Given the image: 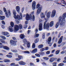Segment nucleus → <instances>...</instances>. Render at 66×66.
<instances>
[{"label":"nucleus","instance_id":"22","mask_svg":"<svg viewBox=\"0 0 66 66\" xmlns=\"http://www.w3.org/2000/svg\"><path fill=\"white\" fill-rule=\"evenodd\" d=\"M50 15H51V12L50 11L48 12L47 14V18H49L50 16Z\"/></svg>","mask_w":66,"mask_h":66},{"label":"nucleus","instance_id":"9","mask_svg":"<svg viewBox=\"0 0 66 66\" xmlns=\"http://www.w3.org/2000/svg\"><path fill=\"white\" fill-rule=\"evenodd\" d=\"M52 38L51 37H50L48 38L47 40V43L48 44L50 45L49 46L50 47H51V46L52 45V43H51V39Z\"/></svg>","mask_w":66,"mask_h":66},{"label":"nucleus","instance_id":"26","mask_svg":"<svg viewBox=\"0 0 66 66\" xmlns=\"http://www.w3.org/2000/svg\"><path fill=\"white\" fill-rule=\"evenodd\" d=\"M44 47V45L43 44H40L38 46L39 48H43Z\"/></svg>","mask_w":66,"mask_h":66},{"label":"nucleus","instance_id":"8","mask_svg":"<svg viewBox=\"0 0 66 66\" xmlns=\"http://www.w3.org/2000/svg\"><path fill=\"white\" fill-rule=\"evenodd\" d=\"M32 19V16L31 14H29L28 13H27L26 15V20H31Z\"/></svg>","mask_w":66,"mask_h":66},{"label":"nucleus","instance_id":"42","mask_svg":"<svg viewBox=\"0 0 66 66\" xmlns=\"http://www.w3.org/2000/svg\"><path fill=\"white\" fill-rule=\"evenodd\" d=\"M6 56L7 57H9V58H11L12 57V55H6Z\"/></svg>","mask_w":66,"mask_h":66},{"label":"nucleus","instance_id":"48","mask_svg":"<svg viewBox=\"0 0 66 66\" xmlns=\"http://www.w3.org/2000/svg\"><path fill=\"white\" fill-rule=\"evenodd\" d=\"M10 65L11 66H14L15 65V63H12L10 64Z\"/></svg>","mask_w":66,"mask_h":66},{"label":"nucleus","instance_id":"30","mask_svg":"<svg viewBox=\"0 0 66 66\" xmlns=\"http://www.w3.org/2000/svg\"><path fill=\"white\" fill-rule=\"evenodd\" d=\"M19 28H20V29H22V25L20 24L19 25Z\"/></svg>","mask_w":66,"mask_h":66},{"label":"nucleus","instance_id":"31","mask_svg":"<svg viewBox=\"0 0 66 66\" xmlns=\"http://www.w3.org/2000/svg\"><path fill=\"white\" fill-rule=\"evenodd\" d=\"M53 21H52L50 23V26L51 27H52L53 25Z\"/></svg>","mask_w":66,"mask_h":66},{"label":"nucleus","instance_id":"5","mask_svg":"<svg viewBox=\"0 0 66 66\" xmlns=\"http://www.w3.org/2000/svg\"><path fill=\"white\" fill-rule=\"evenodd\" d=\"M3 10L4 12L5 13V14L7 17L9 18V16H11V13L10 10H8L7 12L6 8L5 7H3Z\"/></svg>","mask_w":66,"mask_h":66},{"label":"nucleus","instance_id":"20","mask_svg":"<svg viewBox=\"0 0 66 66\" xmlns=\"http://www.w3.org/2000/svg\"><path fill=\"white\" fill-rule=\"evenodd\" d=\"M37 48H36L34 49V50H33L32 51H31V53H35V52H37Z\"/></svg>","mask_w":66,"mask_h":66},{"label":"nucleus","instance_id":"53","mask_svg":"<svg viewBox=\"0 0 66 66\" xmlns=\"http://www.w3.org/2000/svg\"><path fill=\"white\" fill-rule=\"evenodd\" d=\"M35 34H37L38 31V29L37 28L35 30Z\"/></svg>","mask_w":66,"mask_h":66},{"label":"nucleus","instance_id":"12","mask_svg":"<svg viewBox=\"0 0 66 66\" xmlns=\"http://www.w3.org/2000/svg\"><path fill=\"white\" fill-rule=\"evenodd\" d=\"M14 31L15 32H16V31L19 30V26L17 25H15L14 26Z\"/></svg>","mask_w":66,"mask_h":66},{"label":"nucleus","instance_id":"36","mask_svg":"<svg viewBox=\"0 0 66 66\" xmlns=\"http://www.w3.org/2000/svg\"><path fill=\"white\" fill-rule=\"evenodd\" d=\"M59 26V22H57L56 23V25H55L56 28H58Z\"/></svg>","mask_w":66,"mask_h":66},{"label":"nucleus","instance_id":"24","mask_svg":"<svg viewBox=\"0 0 66 66\" xmlns=\"http://www.w3.org/2000/svg\"><path fill=\"white\" fill-rule=\"evenodd\" d=\"M4 61L5 63H8L9 62H10V60L7 59H6L4 60Z\"/></svg>","mask_w":66,"mask_h":66},{"label":"nucleus","instance_id":"49","mask_svg":"<svg viewBox=\"0 0 66 66\" xmlns=\"http://www.w3.org/2000/svg\"><path fill=\"white\" fill-rule=\"evenodd\" d=\"M1 37L3 39H6V38L3 36H1Z\"/></svg>","mask_w":66,"mask_h":66},{"label":"nucleus","instance_id":"11","mask_svg":"<svg viewBox=\"0 0 66 66\" xmlns=\"http://www.w3.org/2000/svg\"><path fill=\"white\" fill-rule=\"evenodd\" d=\"M51 17L52 18L54 17L56 15V11L55 10H53L51 13Z\"/></svg>","mask_w":66,"mask_h":66},{"label":"nucleus","instance_id":"51","mask_svg":"<svg viewBox=\"0 0 66 66\" xmlns=\"http://www.w3.org/2000/svg\"><path fill=\"white\" fill-rule=\"evenodd\" d=\"M56 62H54L53 63V66H56Z\"/></svg>","mask_w":66,"mask_h":66},{"label":"nucleus","instance_id":"64","mask_svg":"<svg viewBox=\"0 0 66 66\" xmlns=\"http://www.w3.org/2000/svg\"><path fill=\"white\" fill-rule=\"evenodd\" d=\"M25 24H28V21H25Z\"/></svg>","mask_w":66,"mask_h":66},{"label":"nucleus","instance_id":"60","mask_svg":"<svg viewBox=\"0 0 66 66\" xmlns=\"http://www.w3.org/2000/svg\"><path fill=\"white\" fill-rule=\"evenodd\" d=\"M1 27L2 28H3V29H4V28H5L4 25H1Z\"/></svg>","mask_w":66,"mask_h":66},{"label":"nucleus","instance_id":"40","mask_svg":"<svg viewBox=\"0 0 66 66\" xmlns=\"http://www.w3.org/2000/svg\"><path fill=\"white\" fill-rule=\"evenodd\" d=\"M24 53H27V54H29L30 53V52L28 51H24L23 52Z\"/></svg>","mask_w":66,"mask_h":66},{"label":"nucleus","instance_id":"54","mask_svg":"<svg viewBox=\"0 0 66 66\" xmlns=\"http://www.w3.org/2000/svg\"><path fill=\"white\" fill-rule=\"evenodd\" d=\"M2 24H4V25H5V22H4V20H3L2 21Z\"/></svg>","mask_w":66,"mask_h":66},{"label":"nucleus","instance_id":"35","mask_svg":"<svg viewBox=\"0 0 66 66\" xmlns=\"http://www.w3.org/2000/svg\"><path fill=\"white\" fill-rule=\"evenodd\" d=\"M3 34L4 35H9V32H3Z\"/></svg>","mask_w":66,"mask_h":66},{"label":"nucleus","instance_id":"63","mask_svg":"<svg viewBox=\"0 0 66 66\" xmlns=\"http://www.w3.org/2000/svg\"><path fill=\"white\" fill-rule=\"evenodd\" d=\"M37 62H39V59L37 58L36 59Z\"/></svg>","mask_w":66,"mask_h":66},{"label":"nucleus","instance_id":"32","mask_svg":"<svg viewBox=\"0 0 66 66\" xmlns=\"http://www.w3.org/2000/svg\"><path fill=\"white\" fill-rule=\"evenodd\" d=\"M39 36V34H36L35 36H34V38H36V37H38V36Z\"/></svg>","mask_w":66,"mask_h":66},{"label":"nucleus","instance_id":"52","mask_svg":"<svg viewBox=\"0 0 66 66\" xmlns=\"http://www.w3.org/2000/svg\"><path fill=\"white\" fill-rule=\"evenodd\" d=\"M48 49H49V48L48 47H46L44 48L45 50H48Z\"/></svg>","mask_w":66,"mask_h":66},{"label":"nucleus","instance_id":"61","mask_svg":"<svg viewBox=\"0 0 66 66\" xmlns=\"http://www.w3.org/2000/svg\"><path fill=\"white\" fill-rule=\"evenodd\" d=\"M30 32H31V30H28V32H27L28 34H29L30 33Z\"/></svg>","mask_w":66,"mask_h":66},{"label":"nucleus","instance_id":"39","mask_svg":"<svg viewBox=\"0 0 66 66\" xmlns=\"http://www.w3.org/2000/svg\"><path fill=\"white\" fill-rule=\"evenodd\" d=\"M43 59L45 60H48L49 58L47 57H43Z\"/></svg>","mask_w":66,"mask_h":66},{"label":"nucleus","instance_id":"58","mask_svg":"<svg viewBox=\"0 0 66 66\" xmlns=\"http://www.w3.org/2000/svg\"><path fill=\"white\" fill-rule=\"evenodd\" d=\"M46 54H50V51H47L46 52Z\"/></svg>","mask_w":66,"mask_h":66},{"label":"nucleus","instance_id":"50","mask_svg":"<svg viewBox=\"0 0 66 66\" xmlns=\"http://www.w3.org/2000/svg\"><path fill=\"white\" fill-rule=\"evenodd\" d=\"M30 66H34L35 65L32 62H30Z\"/></svg>","mask_w":66,"mask_h":66},{"label":"nucleus","instance_id":"1","mask_svg":"<svg viewBox=\"0 0 66 66\" xmlns=\"http://www.w3.org/2000/svg\"><path fill=\"white\" fill-rule=\"evenodd\" d=\"M62 16L60 17L59 18L60 27H63L65 24V18H66V12L64 13Z\"/></svg>","mask_w":66,"mask_h":66},{"label":"nucleus","instance_id":"4","mask_svg":"<svg viewBox=\"0 0 66 66\" xmlns=\"http://www.w3.org/2000/svg\"><path fill=\"white\" fill-rule=\"evenodd\" d=\"M40 4L39 3L36 6V8L38 9L37 11V15H38L42 11L43 7L40 6Z\"/></svg>","mask_w":66,"mask_h":66},{"label":"nucleus","instance_id":"47","mask_svg":"<svg viewBox=\"0 0 66 66\" xmlns=\"http://www.w3.org/2000/svg\"><path fill=\"white\" fill-rule=\"evenodd\" d=\"M4 46L3 45H2V44L0 45V48H4Z\"/></svg>","mask_w":66,"mask_h":66},{"label":"nucleus","instance_id":"13","mask_svg":"<svg viewBox=\"0 0 66 66\" xmlns=\"http://www.w3.org/2000/svg\"><path fill=\"white\" fill-rule=\"evenodd\" d=\"M57 60V58L56 57H51L49 60V61L51 63H52L53 62H54V61L56 60Z\"/></svg>","mask_w":66,"mask_h":66},{"label":"nucleus","instance_id":"16","mask_svg":"<svg viewBox=\"0 0 66 66\" xmlns=\"http://www.w3.org/2000/svg\"><path fill=\"white\" fill-rule=\"evenodd\" d=\"M43 24L41 23L40 24L39 26V31H42L43 29V26H42Z\"/></svg>","mask_w":66,"mask_h":66},{"label":"nucleus","instance_id":"3","mask_svg":"<svg viewBox=\"0 0 66 66\" xmlns=\"http://www.w3.org/2000/svg\"><path fill=\"white\" fill-rule=\"evenodd\" d=\"M12 39H12H11L10 40V45L12 46H16L17 43V40L16 37H13Z\"/></svg>","mask_w":66,"mask_h":66},{"label":"nucleus","instance_id":"17","mask_svg":"<svg viewBox=\"0 0 66 66\" xmlns=\"http://www.w3.org/2000/svg\"><path fill=\"white\" fill-rule=\"evenodd\" d=\"M19 37L21 39H23L25 37V35H24L23 34H21L20 35Z\"/></svg>","mask_w":66,"mask_h":66},{"label":"nucleus","instance_id":"34","mask_svg":"<svg viewBox=\"0 0 66 66\" xmlns=\"http://www.w3.org/2000/svg\"><path fill=\"white\" fill-rule=\"evenodd\" d=\"M0 41L1 42V43H5V41L3 39H0Z\"/></svg>","mask_w":66,"mask_h":66},{"label":"nucleus","instance_id":"2","mask_svg":"<svg viewBox=\"0 0 66 66\" xmlns=\"http://www.w3.org/2000/svg\"><path fill=\"white\" fill-rule=\"evenodd\" d=\"M13 13L14 15V18L15 19H18V20H21L22 19V13H20V15L18 14H17V16L16 15V10H13Z\"/></svg>","mask_w":66,"mask_h":66},{"label":"nucleus","instance_id":"29","mask_svg":"<svg viewBox=\"0 0 66 66\" xmlns=\"http://www.w3.org/2000/svg\"><path fill=\"white\" fill-rule=\"evenodd\" d=\"M3 48L6 50H9V47L6 46H4Z\"/></svg>","mask_w":66,"mask_h":66},{"label":"nucleus","instance_id":"21","mask_svg":"<svg viewBox=\"0 0 66 66\" xmlns=\"http://www.w3.org/2000/svg\"><path fill=\"white\" fill-rule=\"evenodd\" d=\"M8 29H9V31L10 32H12L13 31V29L11 26H9L8 28Z\"/></svg>","mask_w":66,"mask_h":66},{"label":"nucleus","instance_id":"45","mask_svg":"<svg viewBox=\"0 0 66 66\" xmlns=\"http://www.w3.org/2000/svg\"><path fill=\"white\" fill-rule=\"evenodd\" d=\"M5 19V16H2L1 18V20H3Z\"/></svg>","mask_w":66,"mask_h":66},{"label":"nucleus","instance_id":"43","mask_svg":"<svg viewBox=\"0 0 66 66\" xmlns=\"http://www.w3.org/2000/svg\"><path fill=\"white\" fill-rule=\"evenodd\" d=\"M35 55L37 57H40V55L38 54H35Z\"/></svg>","mask_w":66,"mask_h":66},{"label":"nucleus","instance_id":"18","mask_svg":"<svg viewBox=\"0 0 66 66\" xmlns=\"http://www.w3.org/2000/svg\"><path fill=\"white\" fill-rule=\"evenodd\" d=\"M18 63L20 65H26V63L22 61L19 62Z\"/></svg>","mask_w":66,"mask_h":66},{"label":"nucleus","instance_id":"10","mask_svg":"<svg viewBox=\"0 0 66 66\" xmlns=\"http://www.w3.org/2000/svg\"><path fill=\"white\" fill-rule=\"evenodd\" d=\"M32 8L33 10H34L36 9V2L34 1L33 2L32 5Z\"/></svg>","mask_w":66,"mask_h":66},{"label":"nucleus","instance_id":"27","mask_svg":"<svg viewBox=\"0 0 66 66\" xmlns=\"http://www.w3.org/2000/svg\"><path fill=\"white\" fill-rule=\"evenodd\" d=\"M10 25L12 27H14V23L13 22H11L10 23Z\"/></svg>","mask_w":66,"mask_h":66},{"label":"nucleus","instance_id":"23","mask_svg":"<svg viewBox=\"0 0 66 66\" xmlns=\"http://www.w3.org/2000/svg\"><path fill=\"white\" fill-rule=\"evenodd\" d=\"M39 54L40 55H45V53L44 52H39Z\"/></svg>","mask_w":66,"mask_h":66},{"label":"nucleus","instance_id":"56","mask_svg":"<svg viewBox=\"0 0 66 66\" xmlns=\"http://www.w3.org/2000/svg\"><path fill=\"white\" fill-rule=\"evenodd\" d=\"M27 28V25H25L24 26L23 28H24V29H26Z\"/></svg>","mask_w":66,"mask_h":66},{"label":"nucleus","instance_id":"37","mask_svg":"<svg viewBox=\"0 0 66 66\" xmlns=\"http://www.w3.org/2000/svg\"><path fill=\"white\" fill-rule=\"evenodd\" d=\"M60 50H57V51H56L55 52L56 54V55L59 54V53H60Z\"/></svg>","mask_w":66,"mask_h":66},{"label":"nucleus","instance_id":"59","mask_svg":"<svg viewBox=\"0 0 66 66\" xmlns=\"http://www.w3.org/2000/svg\"><path fill=\"white\" fill-rule=\"evenodd\" d=\"M0 14L1 15H3V13L1 10H0Z\"/></svg>","mask_w":66,"mask_h":66},{"label":"nucleus","instance_id":"19","mask_svg":"<svg viewBox=\"0 0 66 66\" xmlns=\"http://www.w3.org/2000/svg\"><path fill=\"white\" fill-rule=\"evenodd\" d=\"M16 9L17 12L18 13H19V12H20V7H19V6L16 7Z\"/></svg>","mask_w":66,"mask_h":66},{"label":"nucleus","instance_id":"15","mask_svg":"<svg viewBox=\"0 0 66 66\" xmlns=\"http://www.w3.org/2000/svg\"><path fill=\"white\" fill-rule=\"evenodd\" d=\"M63 36H62L59 39V40L58 42V44H60L62 43V41H63Z\"/></svg>","mask_w":66,"mask_h":66},{"label":"nucleus","instance_id":"41","mask_svg":"<svg viewBox=\"0 0 66 66\" xmlns=\"http://www.w3.org/2000/svg\"><path fill=\"white\" fill-rule=\"evenodd\" d=\"M32 48H35V44L34 43L32 44Z\"/></svg>","mask_w":66,"mask_h":66},{"label":"nucleus","instance_id":"55","mask_svg":"<svg viewBox=\"0 0 66 66\" xmlns=\"http://www.w3.org/2000/svg\"><path fill=\"white\" fill-rule=\"evenodd\" d=\"M16 20V22L17 23H19V20Z\"/></svg>","mask_w":66,"mask_h":66},{"label":"nucleus","instance_id":"62","mask_svg":"<svg viewBox=\"0 0 66 66\" xmlns=\"http://www.w3.org/2000/svg\"><path fill=\"white\" fill-rule=\"evenodd\" d=\"M53 46H54V48H55V47H56V43H54V44Z\"/></svg>","mask_w":66,"mask_h":66},{"label":"nucleus","instance_id":"28","mask_svg":"<svg viewBox=\"0 0 66 66\" xmlns=\"http://www.w3.org/2000/svg\"><path fill=\"white\" fill-rule=\"evenodd\" d=\"M11 51L14 53H17L18 52V51L16 50H11Z\"/></svg>","mask_w":66,"mask_h":66},{"label":"nucleus","instance_id":"14","mask_svg":"<svg viewBox=\"0 0 66 66\" xmlns=\"http://www.w3.org/2000/svg\"><path fill=\"white\" fill-rule=\"evenodd\" d=\"M18 57L15 59V60L17 61H19L21 59L23 58V57L22 56H20V55H18Z\"/></svg>","mask_w":66,"mask_h":66},{"label":"nucleus","instance_id":"46","mask_svg":"<svg viewBox=\"0 0 66 66\" xmlns=\"http://www.w3.org/2000/svg\"><path fill=\"white\" fill-rule=\"evenodd\" d=\"M45 50V48H42L40 50V51L41 52H43V51H44Z\"/></svg>","mask_w":66,"mask_h":66},{"label":"nucleus","instance_id":"6","mask_svg":"<svg viewBox=\"0 0 66 66\" xmlns=\"http://www.w3.org/2000/svg\"><path fill=\"white\" fill-rule=\"evenodd\" d=\"M23 42L24 43V44L23 45V46H26V44L27 47L29 48L30 47V43L29 42H28L26 38L24 39H23Z\"/></svg>","mask_w":66,"mask_h":66},{"label":"nucleus","instance_id":"33","mask_svg":"<svg viewBox=\"0 0 66 66\" xmlns=\"http://www.w3.org/2000/svg\"><path fill=\"white\" fill-rule=\"evenodd\" d=\"M42 38L43 39H45V33H43L42 34Z\"/></svg>","mask_w":66,"mask_h":66},{"label":"nucleus","instance_id":"25","mask_svg":"<svg viewBox=\"0 0 66 66\" xmlns=\"http://www.w3.org/2000/svg\"><path fill=\"white\" fill-rule=\"evenodd\" d=\"M38 41H39V39H35L34 40L35 43V44H36V43H37L38 42Z\"/></svg>","mask_w":66,"mask_h":66},{"label":"nucleus","instance_id":"7","mask_svg":"<svg viewBox=\"0 0 66 66\" xmlns=\"http://www.w3.org/2000/svg\"><path fill=\"white\" fill-rule=\"evenodd\" d=\"M46 22H47V21H46L44 22L43 25V28L44 29H46L47 30H48L49 28L50 24L49 23H47L46 24Z\"/></svg>","mask_w":66,"mask_h":66},{"label":"nucleus","instance_id":"44","mask_svg":"<svg viewBox=\"0 0 66 66\" xmlns=\"http://www.w3.org/2000/svg\"><path fill=\"white\" fill-rule=\"evenodd\" d=\"M32 21L35 20V16L34 15H33L32 16Z\"/></svg>","mask_w":66,"mask_h":66},{"label":"nucleus","instance_id":"57","mask_svg":"<svg viewBox=\"0 0 66 66\" xmlns=\"http://www.w3.org/2000/svg\"><path fill=\"white\" fill-rule=\"evenodd\" d=\"M53 56V54H51L48 56V57H52Z\"/></svg>","mask_w":66,"mask_h":66},{"label":"nucleus","instance_id":"38","mask_svg":"<svg viewBox=\"0 0 66 66\" xmlns=\"http://www.w3.org/2000/svg\"><path fill=\"white\" fill-rule=\"evenodd\" d=\"M64 65V64L63 63H61L58 65L59 66H63Z\"/></svg>","mask_w":66,"mask_h":66}]
</instances>
